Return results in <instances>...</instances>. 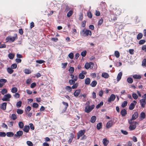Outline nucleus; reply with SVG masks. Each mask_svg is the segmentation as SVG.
Returning a JSON list of instances; mask_svg holds the SVG:
<instances>
[{
    "label": "nucleus",
    "mask_w": 146,
    "mask_h": 146,
    "mask_svg": "<svg viewBox=\"0 0 146 146\" xmlns=\"http://www.w3.org/2000/svg\"><path fill=\"white\" fill-rule=\"evenodd\" d=\"M80 34L82 36L91 35L92 32L90 31L89 30L84 29L80 32Z\"/></svg>",
    "instance_id": "nucleus-1"
},
{
    "label": "nucleus",
    "mask_w": 146,
    "mask_h": 146,
    "mask_svg": "<svg viewBox=\"0 0 146 146\" xmlns=\"http://www.w3.org/2000/svg\"><path fill=\"white\" fill-rule=\"evenodd\" d=\"M94 105H92L91 106H86L85 107V111L87 113H89L94 108Z\"/></svg>",
    "instance_id": "nucleus-2"
},
{
    "label": "nucleus",
    "mask_w": 146,
    "mask_h": 146,
    "mask_svg": "<svg viewBox=\"0 0 146 146\" xmlns=\"http://www.w3.org/2000/svg\"><path fill=\"white\" fill-rule=\"evenodd\" d=\"M11 97V95L9 94L5 95L2 99L3 101H9V99Z\"/></svg>",
    "instance_id": "nucleus-3"
},
{
    "label": "nucleus",
    "mask_w": 146,
    "mask_h": 146,
    "mask_svg": "<svg viewBox=\"0 0 146 146\" xmlns=\"http://www.w3.org/2000/svg\"><path fill=\"white\" fill-rule=\"evenodd\" d=\"M94 66V64L92 62H90L89 63H86L85 65V68L87 69L89 68L92 69Z\"/></svg>",
    "instance_id": "nucleus-4"
},
{
    "label": "nucleus",
    "mask_w": 146,
    "mask_h": 146,
    "mask_svg": "<svg viewBox=\"0 0 146 146\" xmlns=\"http://www.w3.org/2000/svg\"><path fill=\"white\" fill-rule=\"evenodd\" d=\"M23 134V132L21 131H19L16 132V133L14 135V138H19Z\"/></svg>",
    "instance_id": "nucleus-5"
},
{
    "label": "nucleus",
    "mask_w": 146,
    "mask_h": 146,
    "mask_svg": "<svg viewBox=\"0 0 146 146\" xmlns=\"http://www.w3.org/2000/svg\"><path fill=\"white\" fill-rule=\"evenodd\" d=\"M15 38L16 37H15L8 36L6 38V40L7 42L9 41L13 42L15 40Z\"/></svg>",
    "instance_id": "nucleus-6"
},
{
    "label": "nucleus",
    "mask_w": 146,
    "mask_h": 146,
    "mask_svg": "<svg viewBox=\"0 0 146 146\" xmlns=\"http://www.w3.org/2000/svg\"><path fill=\"white\" fill-rule=\"evenodd\" d=\"M115 98V95L113 94H112L109 97L108 100L109 102H111V101H113Z\"/></svg>",
    "instance_id": "nucleus-7"
},
{
    "label": "nucleus",
    "mask_w": 146,
    "mask_h": 146,
    "mask_svg": "<svg viewBox=\"0 0 146 146\" xmlns=\"http://www.w3.org/2000/svg\"><path fill=\"white\" fill-rule=\"evenodd\" d=\"M85 133L84 130H80L78 133V139H79L80 137L83 135Z\"/></svg>",
    "instance_id": "nucleus-8"
},
{
    "label": "nucleus",
    "mask_w": 146,
    "mask_h": 146,
    "mask_svg": "<svg viewBox=\"0 0 146 146\" xmlns=\"http://www.w3.org/2000/svg\"><path fill=\"white\" fill-rule=\"evenodd\" d=\"M140 103L141 106L142 107H144L146 104L145 100V99H142L140 100Z\"/></svg>",
    "instance_id": "nucleus-9"
},
{
    "label": "nucleus",
    "mask_w": 146,
    "mask_h": 146,
    "mask_svg": "<svg viewBox=\"0 0 146 146\" xmlns=\"http://www.w3.org/2000/svg\"><path fill=\"white\" fill-rule=\"evenodd\" d=\"M113 124V122L112 121L110 120L106 124V127L109 128L111 127Z\"/></svg>",
    "instance_id": "nucleus-10"
},
{
    "label": "nucleus",
    "mask_w": 146,
    "mask_h": 146,
    "mask_svg": "<svg viewBox=\"0 0 146 146\" xmlns=\"http://www.w3.org/2000/svg\"><path fill=\"white\" fill-rule=\"evenodd\" d=\"M138 115V113L137 112H135L133 114L132 117V119L135 120L137 118Z\"/></svg>",
    "instance_id": "nucleus-11"
},
{
    "label": "nucleus",
    "mask_w": 146,
    "mask_h": 146,
    "mask_svg": "<svg viewBox=\"0 0 146 146\" xmlns=\"http://www.w3.org/2000/svg\"><path fill=\"white\" fill-rule=\"evenodd\" d=\"M80 92V89L76 90L73 93L74 95L76 97H77L79 94Z\"/></svg>",
    "instance_id": "nucleus-12"
},
{
    "label": "nucleus",
    "mask_w": 146,
    "mask_h": 146,
    "mask_svg": "<svg viewBox=\"0 0 146 146\" xmlns=\"http://www.w3.org/2000/svg\"><path fill=\"white\" fill-rule=\"evenodd\" d=\"M122 75V73L121 72H120L118 73L117 78V82L119 81L121 79Z\"/></svg>",
    "instance_id": "nucleus-13"
},
{
    "label": "nucleus",
    "mask_w": 146,
    "mask_h": 146,
    "mask_svg": "<svg viewBox=\"0 0 146 146\" xmlns=\"http://www.w3.org/2000/svg\"><path fill=\"white\" fill-rule=\"evenodd\" d=\"M29 127L28 125H25L23 129V131L26 133L29 132Z\"/></svg>",
    "instance_id": "nucleus-14"
},
{
    "label": "nucleus",
    "mask_w": 146,
    "mask_h": 146,
    "mask_svg": "<svg viewBox=\"0 0 146 146\" xmlns=\"http://www.w3.org/2000/svg\"><path fill=\"white\" fill-rule=\"evenodd\" d=\"M7 104L6 102L3 103L1 105V108L3 110H5L6 109V107Z\"/></svg>",
    "instance_id": "nucleus-15"
},
{
    "label": "nucleus",
    "mask_w": 146,
    "mask_h": 146,
    "mask_svg": "<svg viewBox=\"0 0 146 146\" xmlns=\"http://www.w3.org/2000/svg\"><path fill=\"white\" fill-rule=\"evenodd\" d=\"M127 113V111L125 109H123L121 111V114L122 116H125Z\"/></svg>",
    "instance_id": "nucleus-16"
},
{
    "label": "nucleus",
    "mask_w": 146,
    "mask_h": 146,
    "mask_svg": "<svg viewBox=\"0 0 146 146\" xmlns=\"http://www.w3.org/2000/svg\"><path fill=\"white\" fill-rule=\"evenodd\" d=\"M103 143L104 145L105 146H107L109 143L108 140H107L106 138H104L103 140Z\"/></svg>",
    "instance_id": "nucleus-17"
},
{
    "label": "nucleus",
    "mask_w": 146,
    "mask_h": 146,
    "mask_svg": "<svg viewBox=\"0 0 146 146\" xmlns=\"http://www.w3.org/2000/svg\"><path fill=\"white\" fill-rule=\"evenodd\" d=\"M102 76L105 78H107L109 77V74L106 72H103L102 74Z\"/></svg>",
    "instance_id": "nucleus-18"
},
{
    "label": "nucleus",
    "mask_w": 146,
    "mask_h": 146,
    "mask_svg": "<svg viewBox=\"0 0 146 146\" xmlns=\"http://www.w3.org/2000/svg\"><path fill=\"white\" fill-rule=\"evenodd\" d=\"M145 117V113L143 112H142L140 114V120H142Z\"/></svg>",
    "instance_id": "nucleus-19"
},
{
    "label": "nucleus",
    "mask_w": 146,
    "mask_h": 146,
    "mask_svg": "<svg viewBox=\"0 0 146 146\" xmlns=\"http://www.w3.org/2000/svg\"><path fill=\"white\" fill-rule=\"evenodd\" d=\"M97 84V82L96 80L93 81L90 84V85L92 87H95Z\"/></svg>",
    "instance_id": "nucleus-20"
},
{
    "label": "nucleus",
    "mask_w": 146,
    "mask_h": 146,
    "mask_svg": "<svg viewBox=\"0 0 146 146\" xmlns=\"http://www.w3.org/2000/svg\"><path fill=\"white\" fill-rule=\"evenodd\" d=\"M6 135L8 137H12L14 135L13 133L11 132H7Z\"/></svg>",
    "instance_id": "nucleus-21"
},
{
    "label": "nucleus",
    "mask_w": 146,
    "mask_h": 146,
    "mask_svg": "<svg viewBox=\"0 0 146 146\" xmlns=\"http://www.w3.org/2000/svg\"><path fill=\"white\" fill-rule=\"evenodd\" d=\"M90 79L88 78L85 79V83L86 84L88 85L90 83Z\"/></svg>",
    "instance_id": "nucleus-22"
},
{
    "label": "nucleus",
    "mask_w": 146,
    "mask_h": 146,
    "mask_svg": "<svg viewBox=\"0 0 146 146\" xmlns=\"http://www.w3.org/2000/svg\"><path fill=\"white\" fill-rule=\"evenodd\" d=\"M135 104H134V103H131L129 106V109L130 110H133L135 107Z\"/></svg>",
    "instance_id": "nucleus-23"
},
{
    "label": "nucleus",
    "mask_w": 146,
    "mask_h": 146,
    "mask_svg": "<svg viewBox=\"0 0 146 146\" xmlns=\"http://www.w3.org/2000/svg\"><path fill=\"white\" fill-rule=\"evenodd\" d=\"M96 119V117L95 116H92L91 118V122L92 123H94L95 122Z\"/></svg>",
    "instance_id": "nucleus-24"
},
{
    "label": "nucleus",
    "mask_w": 146,
    "mask_h": 146,
    "mask_svg": "<svg viewBox=\"0 0 146 146\" xmlns=\"http://www.w3.org/2000/svg\"><path fill=\"white\" fill-rule=\"evenodd\" d=\"M136 127V125L132 124H131L129 127V128L131 130H132L134 129Z\"/></svg>",
    "instance_id": "nucleus-25"
},
{
    "label": "nucleus",
    "mask_w": 146,
    "mask_h": 146,
    "mask_svg": "<svg viewBox=\"0 0 146 146\" xmlns=\"http://www.w3.org/2000/svg\"><path fill=\"white\" fill-rule=\"evenodd\" d=\"M15 54L11 53L9 54L8 55V57L9 59H13V58Z\"/></svg>",
    "instance_id": "nucleus-26"
},
{
    "label": "nucleus",
    "mask_w": 146,
    "mask_h": 146,
    "mask_svg": "<svg viewBox=\"0 0 146 146\" xmlns=\"http://www.w3.org/2000/svg\"><path fill=\"white\" fill-rule=\"evenodd\" d=\"M17 90L16 87H13L11 89V92L13 93H16L17 91Z\"/></svg>",
    "instance_id": "nucleus-27"
},
{
    "label": "nucleus",
    "mask_w": 146,
    "mask_h": 146,
    "mask_svg": "<svg viewBox=\"0 0 146 146\" xmlns=\"http://www.w3.org/2000/svg\"><path fill=\"white\" fill-rule=\"evenodd\" d=\"M12 68H8L7 69V71L10 74H12L14 71V70L12 69Z\"/></svg>",
    "instance_id": "nucleus-28"
},
{
    "label": "nucleus",
    "mask_w": 146,
    "mask_h": 146,
    "mask_svg": "<svg viewBox=\"0 0 146 146\" xmlns=\"http://www.w3.org/2000/svg\"><path fill=\"white\" fill-rule=\"evenodd\" d=\"M127 81L128 83L131 84L133 82V80L131 78L129 77L127 79Z\"/></svg>",
    "instance_id": "nucleus-29"
},
{
    "label": "nucleus",
    "mask_w": 146,
    "mask_h": 146,
    "mask_svg": "<svg viewBox=\"0 0 146 146\" xmlns=\"http://www.w3.org/2000/svg\"><path fill=\"white\" fill-rule=\"evenodd\" d=\"M143 36V34L141 33H139L138 34L137 36V39L138 40L140 39Z\"/></svg>",
    "instance_id": "nucleus-30"
},
{
    "label": "nucleus",
    "mask_w": 146,
    "mask_h": 146,
    "mask_svg": "<svg viewBox=\"0 0 146 146\" xmlns=\"http://www.w3.org/2000/svg\"><path fill=\"white\" fill-rule=\"evenodd\" d=\"M133 78L135 79H139L141 78V76L137 75H134L133 76Z\"/></svg>",
    "instance_id": "nucleus-31"
},
{
    "label": "nucleus",
    "mask_w": 146,
    "mask_h": 146,
    "mask_svg": "<svg viewBox=\"0 0 146 146\" xmlns=\"http://www.w3.org/2000/svg\"><path fill=\"white\" fill-rule=\"evenodd\" d=\"M18 125L20 128H22L24 127V124L22 122H19L18 123Z\"/></svg>",
    "instance_id": "nucleus-32"
},
{
    "label": "nucleus",
    "mask_w": 146,
    "mask_h": 146,
    "mask_svg": "<svg viewBox=\"0 0 146 146\" xmlns=\"http://www.w3.org/2000/svg\"><path fill=\"white\" fill-rule=\"evenodd\" d=\"M115 55L117 58H118L119 56V53L117 51H115Z\"/></svg>",
    "instance_id": "nucleus-33"
},
{
    "label": "nucleus",
    "mask_w": 146,
    "mask_h": 146,
    "mask_svg": "<svg viewBox=\"0 0 146 146\" xmlns=\"http://www.w3.org/2000/svg\"><path fill=\"white\" fill-rule=\"evenodd\" d=\"M102 126V123H98L97 125V128L98 130L100 129L101 127Z\"/></svg>",
    "instance_id": "nucleus-34"
},
{
    "label": "nucleus",
    "mask_w": 146,
    "mask_h": 146,
    "mask_svg": "<svg viewBox=\"0 0 146 146\" xmlns=\"http://www.w3.org/2000/svg\"><path fill=\"white\" fill-rule=\"evenodd\" d=\"M78 85V83L76 82L74 84H73V85L72 86V89H75L76 88Z\"/></svg>",
    "instance_id": "nucleus-35"
},
{
    "label": "nucleus",
    "mask_w": 146,
    "mask_h": 146,
    "mask_svg": "<svg viewBox=\"0 0 146 146\" xmlns=\"http://www.w3.org/2000/svg\"><path fill=\"white\" fill-rule=\"evenodd\" d=\"M17 113L19 114H21L23 113V110L20 109H18L17 111Z\"/></svg>",
    "instance_id": "nucleus-36"
},
{
    "label": "nucleus",
    "mask_w": 146,
    "mask_h": 146,
    "mask_svg": "<svg viewBox=\"0 0 146 146\" xmlns=\"http://www.w3.org/2000/svg\"><path fill=\"white\" fill-rule=\"evenodd\" d=\"M127 101H124L122 103L121 106L123 108H124L127 105Z\"/></svg>",
    "instance_id": "nucleus-37"
},
{
    "label": "nucleus",
    "mask_w": 146,
    "mask_h": 146,
    "mask_svg": "<svg viewBox=\"0 0 146 146\" xmlns=\"http://www.w3.org/2000/svg\"><path fill=\"white\" fill-rule=\"evenodd\" d=\"M22 102L21 101H19L17 102L16 104V106L17 108L21 107L22 104Z\"/></svg>",
    "instance_id": "nucleus-38"
},
{
    "label": "nucleus",
    "mask_w": 146,
    "mask_h": 146,
    "mask_svg": "<svg viewBox=\"0 0 146 146\" xmlns=\"http://www.w3.org/2000/svg\"><path fill=\"white\" fill-rule=\"evenodd\" d=\"M7 92V90L5 89L4 88L2 90L1 92V93L3 95H4L5 94H6Z\"/></svg>",
    "instance_id": "nucleus-39"
},
{
    "label": "nucleus",
    "mask_w": 146,
    "mask_h": 146,
    "mask_svg": "<svg viewBox=\"0 0 146 146\" xmlns=\"http://www.w3.org/2000/svg\"><path fill=\"white\" fill-rule=\"evenodd\" d=\"M72 88L70 86H66L65 88V89L68 92H70L72 90Z\"/></svg>",
    "instance_id": "nucleus-40"
},
{
    "label": "nucleus",
    "mask_w": 146,
    "mask_h": 146,
    "mask_svg": "<svg viewBox=\"0 0 146 146\" xmlns=\"http://www.w3.org/2000/svg\"><path fill=\"white\" fill-rule=\"evenodd\" d=\"M103 102H101L100 103V104H98L96 106V108L97 109H98L101 106H102L103 104Z\"/></svg>",
    "instance_id": "nucleus-41"
},
{
    "label": "nucleus",
    "mask_w": 146,
    "mask_h": 146,
    "mask_svg": "<svg viewBox=\"0 0 146 146\" xmlns=\"http://www.w3.org/2000/svg\"><path fill=\"white\" fill-rule=\"evenodd\" d=\"M86 50H84L81 52V54L83 57H84L86 55Z\"/></svg>",
    "instance_id": "nucleus-42"
},
{
    "label": "nucleus",
    "mask_w": 146,
    "mask_h": 146,
    "mask_svg": "<svg viewBox=\"0 0 146 146\" xmlns=\"http://www.w3.org/2000/svg\"><path fill=\"white\" fill-rule=\"evenodd\" d=\"M74 67H70L69 69V71L72 74L74 72Z\"/></svg>",
    "instance_id": "nucleus-43"
},
{
    "label": "nucleus",
    "mask_w": 146,
    "mask_h": 146,
    "mask_svg": "<svg viewBox=\"0 0 146 146\" xmlns=\"http://www.w3.org/2000/svg\"><path fill=\"white\" fill-rule=\"evenodd\" d=\"M36 62L37 63H38L39 64H41L43 63L45 61L43 60H36Z\"/></svg>",
    "instance_id": "nucleus-44"
},
{
    "label": "nucleus",
    "mask_w": 146,
    "mask_h": 146,
    "mask_svg": "<svg viewBox=\"0 0 146 146\" xmlns=\"http://www.w3.org/2000/svg\"><path fill=\"white\" fill-rule=\"evenodd\" d=\"M69 57L71 59H72L74 57V54L73 53L71 52L68 55Z\"/></svg>",
    "instance_id": "nucleus-45"
},
{
    "label": "nucleus",
    "mask_w": 146,
    "mask_h": 146,
    "mask_svg": "<svg viewBox=\"0 0 146 146\" xmlns=\"http://www.w3.org/2000/svg\"><path fill=\"white\" fill-rule=\"evenodd\" d=\"M6 134L4 132H0V136L1 137H5Z\"/></svg>",
    "instance_id": "nucleus-46"
},
{
    "label": "nucleus",
    "mask_w": 146,
    "mask_h": 146,
    "mask_svg": "<svg viewBox=\"0 0 146 146\" xmlns=\"http://www.w3.org/2000/svg\"><path fill=\"white\" fill-rule=\"evenodd\" d=\"M73 12L72 11H69L67 13V15L68 17H70L72 14Z\"/></svg>",
    "instance_id": "nucleus-47"
},
{
    "label": "nucleus",
    "mask_w": 146,
    "mask_h": 146,
    "mask_svg": "<svg viewBox=\"0 0 146 146\" xmlns=\"http://www.w3.org/2000/svg\"><path fill=\"white\" fill-rule=\"evenodd\" d=\"M27 144L29 146H33V144L32 143L31 141H27Z\"/></svg>",
    "instance_id": "nucleus-48"
},
{
    "label": "nucleus",
    "mask_w": 146,
    "mask_h": 146,
    "mask_svg": "<svg viewBox=\"0 0 146 146\" xmlns=\"http://www.w3.org/2000/svg\"><path fill=\"white\" fill-rule=\"evenodd\" d=\"M7 80L4 79H0V82L3 83V84L7 82Z\"/></svg>",
    "instance_id": "nucleus-49"
},
{
    "label": "nucleus",
    "mask_w": 146,
    "mask_h": 146,
    "mask_svg": "<svg viewBox=\"0 0 146 146\" xmlns=\"http://www.w3.org/2000/svg\"><path fill=\"white\" fill-rule=\"evenodd\" d=\"M146 64V59L144 58L142 61V65L143 66H145Z\"/></svg>",
    "instance_id": "nucleus-50"
},
{
    "label": "nucleus",
    "mask_w": 146,
    "mask_h": 146,
    "mask_svg": "<svg viewBox=\"0 0 146 146\" xmlns=\"http://www.w3.org/2000/svg\"><path fill=\"white\" fill-rule=\"evenodd\" d=\"M25 73L27 74H30L31 72V71L29 69H26L25 70Z\"/></svg>",
    "instance_id": "nucleus-51"
},
{
    "label": "nucleus",
    "mask_w": 146,
    "mask_h": 146,
    "mask_svg": "<svg viewBox=\"0 0 146 146\" xmlns=\"http://www.w3.org/2000/svg\"><path fill=\"white\" fill-rule=\"evenodd\" d=\"M14 96L16 98H19L20 97V95L18 93H15L14 95Z\"/></svg>",
    "instance_id": "nucleus-52"
},
{
    "label": "nucleus",
    "mask_w": 146,
    "mask_h": 146,
    "mask_svg": "<svg viewBox=\"0 0 146 146\" xmlns=\"http://www.w3.org/2000/svg\"><path fill=\"white\" fill-rule=\"evenodd\" d=\"M85 77L82 74V73H80V74L79 75V78L80 79H82L84 78Z\"/></svg>",
    "instance_id": "nucleus-53"
},
{
    "label": "nucleus",
    "mask_w": 146,
    "mask_h": 146,
    "mask_svg": "<svg viewBox=\"0 0 146 146\" xmlns=\"http://www.w3.org/2000/svg\"><path fill=\"white\" fill-rule=\"evenodd\" d=\"M145 42V40H141L139 41V43L140 44H144Z\"/></svg>",
    "instance_id": "nucleus-54"
},
{
    "label": "nucleus",
    "mask_w": 146,
    "mask_h": 146,
    "mask_svg": "<svg viewBox=\"0 0 146 146\" xmlns=\"http://www.w3.org/2000/svg\"><path fill=\"white\" fill-rule=\"evenodd\" d=\"M132 97L133 98L135 99H136L138 98V96L135 93H133L132 94Z\"/></svg>",
    "instance_id": "nucleus-55"
},
{
    "label": "nucleus",
    "mask_w": 146,
    "mask_h": 146,
    "mask_svg": "<svg viewBox=\"0 0 146 146\" xmlns=\"http://www.w3.org/2000/svg\"><path fill=\"white\" fill-rule=\"evenodd\" d=\"M87 15L88 17L90 18L92 17V16L91 13L90 12H89L87 13Z\"/></svg>",
    "instance_id": "nucleus-56"
},
{
    "label": "nucleus",
    "mask_w": 146,
    "mask_h": 146,
    "mask_svg": "<svg viewBox=\"0 0 146 146\" xmlns=\"http://www.w3.org/2000/svg\"><path fill=\"white\" fill-rule=\"evenodd\" d=\"M17 65L16 64H12L11 66V68L12 69H15L17 68Z\"/></svg>",
    "instance_id": "nucleus-57"
},
{
    "label": "nucleus",
    "mask_w": 146,
    "mask_h": 146,
    "mask_svg": "<svg viewBox=\"0 0 146 146\" xmlns=\"http://www.w3.org/2000/svg\"><path fill=\"white\" fill-rule=\"evenodd\" d=\"M11 118L13 120H15L17 118V116L15 114H12L11 115Z\"/></svg>",
    "instance_id": "nucleus-58"
},
{
    "label": "nucleus",
    "mask_w": 146,
    "mask_h": 146,
    "mask_svg": "<svg viewBox=\"0 0 146 146\" xmlns=\"http://www.w3.org/2000/svg\"><path fill=\"white\" fill-rule=\"evenodd\" d=\"M131 139H132L134 142H136L137 141V138L135 136H133L131 138Z\"/></svg>",
    "instance_id": "nucleus-59"
},
{
    "label": "nucleus",
    "mask_w": 146,
    "mask_h": 146,
    "mask_svg": "<svg viewBox=\"0 0 146 146\" xmlns=\"http://www.w3.org/2000/svg\"><path fill=\"white\" fill-rule=\"evenodd\" d=\"M74 82L73 80H70L69 81V83L70 85H72L75 83Z\"/></svg>",
    "instance_id": "nucleus-60"
},
{
    "label": "nucleus",
    "mask_w": 146,
    "mask_h": 146,
    "mask_svg": "<svg viewBox=\"0 0 146 146\" xmlns=\"http://www.w3.org/2000/svg\"><path fill=\"white\" fill-rule=\"evenodd\" d=\"M38 104L36 103H34L33 104V106L34 108H37L38 107Z\"/></svg>",
    "instance_id": "nucleus-61"
},
{
    "label": "nucleus",
    "mask_w": 146,
    "mask_h": 146,
    "mask_svg": "<svg viewBox=\"0 0 146 146\" xmlns=\"http://www.w3.org/2000/svg\"><path fill=\"white\" fill-rule=\"evenodd\" d=\"M103 94V91L102 90H101L99 91L98 93V94L100 96L102 97V96Z\"/></svg>",
    "instance_id": "nucleus-62"
},
{
    "label": "nucleus",
    "mask_w": 146,
    "mask_h": 146,
    "mask_svg": "<svg viewBox=\"0 0 146 146\" xmlns=\"http://www.w3.org/2000/svg\"><path fill=\"white\" fill-rule=\"evenodd\" d=\"M62 103L65 106V108L66 109L68 106V104L66 102H62Z\"/></svg>",
    "instance_id": "nucleus-63"
},
{
    "label": "nucleus",
    "mask_w": 146,
    "mask_h": 146,
    "mask_svg": "<svg viewBox=\"0 0 146 146\" xmlns=\"http://www.w3.org/2000/svg\"><path fill=\"white\" fill-rule=\"evenodd\" d=\"M36 85V84L35 83H32L30 87L31 88H33L34 87H35Z\"/></svg>",
    "instance_id": "nucleus-64"
}]
</instances>
